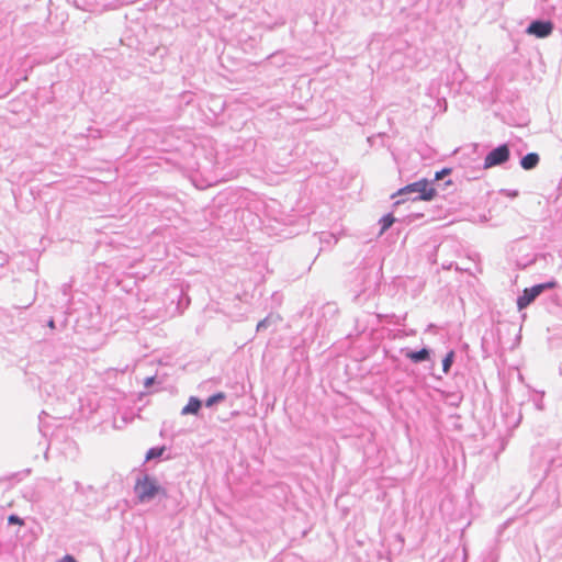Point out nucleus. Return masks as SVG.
<instances>
[{"label": "nucleus", "mask_w": 562, "mask_h": 562, "mask_svg": "<svg viewBox=\"0 0 562 562\" xmlns=\"http://www.w3.org/2000/svg\"><path fill=\"white\" fill-rule=\"evenodd\" d=\"M539 164V156L536 153L527 154L522 157L520 165L524 169L530 170Z\"/></svg>", "instance_id": "nucleus-8"}, {"label": "nucleus", "mask_w": 562, "mask_h": 562, "mask_svg": "<svg viewBox=\"0 0 562 562\" xmlns=\"http://www.w3.org/2000/svg\"><path fill=\"white\" fill-rule=\"evenodd\" d=\"M553 31V24L550 21H533L527 29V33L539 38L549 36Z\"/></svg>", "instance_id": "nucleus-6"}, {"label": "nucleus", "mask_w": 562, "mask_h": 562, "mask_svg": "<svg viewBox=\"0 0 562 562\" xmlns=\"http://www.w3.org/2000/svg\"><path fill=\"white\" fill-rule=\"evenodd\" d=\"M406 357L411 359L413 362H420L427 360L429 357V351L426 348H423L419 351H408Z\"/></svg>", "instance_id": "nucleus-11"}, {"label": "nucleus", "mask_w": 562, "mask_h": 562, "mask_svg": "<svg viewBox=\"0 0 562 562\" xmlns=\"http://www.w3.org/2000/svg\"><path fill=\"white\" fill-rule=\"evenodd\" d=\"M132 481L134 482V491L133 492H165L160 485L158 484L155 477L145 474L143 471H138L132 475Z\"/></svg>", "instance_id": "nucleus-2"}, {"label": "nucleus", "mask_w": 562, "mask_h": 562, "mask_svg": "<svg viewBox=\"0 0 562 562\" xmlns=\"http://www.w3.org/2000/svg\"><path fill=\"white\" fill-rule=\"evenodd\" d=\"M200 407L201 402L198 398L192 397L189 401L188 405L182 408V414H196Z\"/></svg>", "instance_id": "nucleus-12"}, {"label": "nucleus", "mask_w": 562, "mask_h": 562, "mask_svg": "<svg viewBox=\"0 0 562 562\" xmlns=\"http://www.w3.org/2000/svg\"><path fill=\"white\" fill-rule=\"evenodd\" d=\"M8 524L9 525H24V521L21 517H19L18 515L15 514H12L8 517Z\"/></svg>", "instance_id": "nucleus-15"}, {"label": "nucleus", "mask_w": 562, "mask_h": 562, "mask_svg": "<svg viewBox=\"0 0 562 562\" xmlns=\"http://www.w3.org/2000/svg\"><path fill=\"white\" fill-rule=\"evenodd\" d=\"M554 286L553 282L546 284H538L530 289H525L522 295H520L517 300V306L519 310L526 308L541 292L547 288Z\"/></svg>", "instance_id": "nucleus-4"}, {"label": "nucleus", "mask_w": 562, "mask_h": 562, "mask_svg": "<svg viewBox=\"0 0 562 562\" xmlns=\"http://www.w3.org/2000/svg\"><path fill=\"white\" fill-rule=\"evenodd\" d=\"M166 434H167V427H166V424H164V426H162V428L160 430V435L161 436H166Z\"/></svg>", "instance_id": "nucleus-24"}, {"label": "nucleus", "mask_w": 562, "mask_h": 562, "mask_svg": "<svg viewBox=\"0 0 562 562\" xmlns=\"http://www.w3.org/2000/svg\"><path fill=\"white\" fill-rule=\"evenodd\" d=\"M155 383V376H149V378H146L145 380V386L146 387H149L150 385H153Z\"/></svg>", "instance_id": "nucleus-20"}, {"label": "nucleus", "mask_w": 562, "mask_h": 562, "mask_svg": "<svg viewBox=\"0 0 562 562\" xmlns=\"http://www.w3.org/2000/svg\"><path fill=\"white\" fill-rule=\"evenodd\" d=\"M265 326H266V319L260 321V322L258 323V325H257V330H259V329L263 328Z\"/></svg>", "instance_id": "nucleus-22"}, {"label": "nucleus", "mask_w": 562, "mask_h": 562, "mask_svg": "<svg viewBox=\"0 0 562 562\" xmlns=\"http://www.w3.org/2000/svg\"><path fill=\"white\" fill-rule=\"evenodd\" d=\"M156 495L157 494H132L131 498L124 499V508L121 510L124 512L126 508L136 506L138 504L149 503Z\"/></svg>", "instance_id": "nucleus-7"}, {"label": "nucleus", "mask_w": 562, "mask_h": 562, "mask_svg": "<svg viewBox=\"0 0 562 562\" xmlns=\"http://www.w3.org/2000/svg\"><path fill=\"white\" fill-rule=\"evenodd\" d=\"M405 193H418V200L430 201L434 199L436 191L434 188L430 187L429 182L426 179H423L400 189L396 194L401 195Z\"/></svg>", "instance_id": "nucleus-1"}, {"label": "nucleus", "mask_w": 562, "mask_h": 562, "mask_svg": "<svg viewBox=\"0 0 562 562\" xmlns=\"http://www.w3.org/2000/svg\"><path fill=\"white\" fill-rule=\"evenodd\" d=\"M103 488L114 491L124 490V481L121 475L114 474Z\"/></svg>", "instance_id": "nucleus-10"}, {"label": "nucleus", "mask_w": 562, "mask_h": 562, "mask_svg": "<svg viewBox=\"0 0 562 562\" xmlns=\"http://www.w3.org/2000/svg\"><path fill=\"white\" fill-rule=\"evenodd\" d=\"M394 222H395V218L392 214L384 215L380 221V223L382 225L381 234H383L386 229H389L393 225Z\"/></svg>", "instance_id": "nucleus-13"}, {"label": "nucleus", "mask_w": 562, "mask_h": 562, "mask_svg": "<svg viewBox=\"0 0 562 562\" xmlns=\"http://www.w3.org/2000/svg\"><path fill=\"white\" fill-rule=\"evenodd\" d=\"M21 473H14L10 476L0 477V488L9 491L14 488V482L18 481Z\"/></svg>", "instance_id": "nucleus-9"}, {"label": "nucleus", "mask_w": 562, "mask_h": 562, "mask_svg": "<svg viewBox=\"0 0 562 562\" xmlns=\"http://www.w3.org/2000/svg\"><path fill=\"white\" fill-rule=\"evenodd\" d=\"M75 486H76V491L79 492V491H82L83 487L81 486V484L79 482H75Z\"/></svg>", "instance_id": "nucleus-23"}, {"label": "nucleus", "mask_w": 562, "mask_h": 562, "mask_svg": "<svg viewBox=\"0 0 562 562\" xmlns=\"http://www.w3.org/2000/svg\"><path fill=\"white\" fill-rule=\"evenodd\" d=\"M59 562H78L72 555L66 554L59 560Z\"/></svg>", "instance_id": "nucleus-18"}, {"label": "nucleus", "mask_w": 562, "mask_h": 562, "mask_svg": "<svg viewBox=\"0 0 562 562\" xmlns=\"http://www.w3.org/2000/svg\"><path fill=\"white\" fill-rule=\"evenodd\" d=\"M47 326H48L49 328H52V329H54V328H55V321H54V318H49V319H48V322H47Z\"/></svg>", "instance_id": "nucleus-21"}, {"label": "nucleus", "mask_w": 562, "mask_h": 562, "mask_svg": "<svg viewBox=\"0 0 562 562\" xmlns=\"http://www.w3.org/2000/svg\"><path fill=\"white\" fill-rule=\"evenodd\" d=\"M225 396L223 393H217L215 395H212L211 397L207 398L206 401V406H212L214 403L223 400Z\"/></svg>", "instance_id": "nucleus-16"}, {"label": "nucleus", "mask_w": 562, "mask_h": 562, "mask_svg": "<svg viewBox=\"0 0 562 562\" xmlns=\"http://www.w3.org/2000/svg\"><path fill=\"white\" fill-rule=\"evenodd\" d=\"M449 172H450V170H449V169H443L442 171L437 172L435 178H436V180H439V179H441L445 175H448Z\"/></svg>", "instance_id": "nucleus-19"}, {"label": "nucleus", "mask_w": 562, "mask_h": 562, "mask_svg": "<svg viewBox=\"0 0 562 562\" xmlns=\"http://www.w3.org/2000/svg\"><path fill=\"white\" fill-rule=\"evenodd\" d=\"M170 452L171 449L167 448L165 445L153 447L147 451L145 456V463H149L151 461L157 463L162 460H170L172 458Z\"/></svg>", "instance_id": "nucleus-5"}, {"label": "nucleus", "mask_w": 562, "mask_h": 562, "mask_svg": "<svg viewBox=\"0 0 562 562\" xmlns=\"http://www.w3.org/2000/svg\"><path fill=\"white\" fill-rule=\"evenodd\" d=\"M61 293L68 297L67 302L70 303V291H71V284L64 283L60 288Z\"/></svg>", "instance_id": "nucleus-17"}, {"label": "nucleus", "mask_w": 562, "mask_h": 562, "mask_svg": "<svg viewBox=\"0 0 562 562\" xmlns=\"http://www.w3.org/2000/svg\"><path fill=\"white\" fill-rule=\"evenodd\" d=\"M453 358H454V352L450 351V352H448V355L442 360V369H443L445 373L449 372V370H450V368L452 366V362H453Z\"/></svg>", "instance_id": "nucleus-14"}, {"label": "nucleus", "mask_w": 562, "mask_h": 562, "mask_svg": "<svg viewBox=\"0 0 562 562\" xmlns=\"http://www.w3.org/2000/svg\"><path fill=\"white\" fill-rule=\"evenodd\" d=\"M510 153L507 145H501L490 151L484 159V168L488 169L506 162L509 159Z\"/></svg>", "instance_id": "nucleus-3"}]
</instances>
